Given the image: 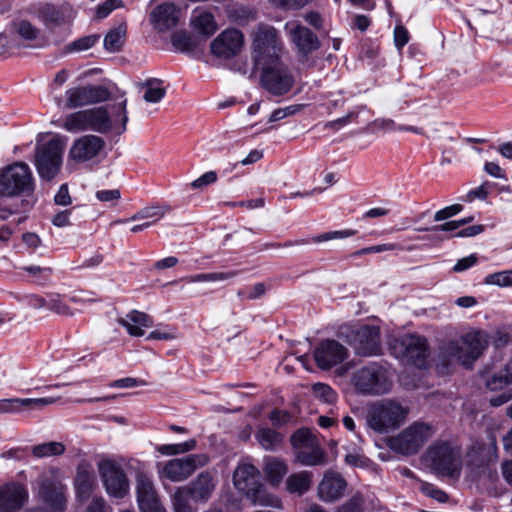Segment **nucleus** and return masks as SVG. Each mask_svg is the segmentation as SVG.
<instances>
[{
    "mask_svg": "<svg viewBox=\"0 0 512 512\" xmlns=\"http://www.w3.org/2000/svg\"><path fill=\"white\" fill-rule=\"evenodd\" d=\"M347 487L346 480L338 473L328 471L318 486V496L324 502H333L341 498Z\"/></svg>",
    "mask_w": 512,
    "mask_h": 512,
    "instance_id": "obj_25",
    "label": "nucleus"
},
{
    "mask_svg": "<svg viewBox=\"0 0 512 512\" xmlns=\"http://www.w3.org/2000/svg\"><path fill=\"white\" fill-rule=\"evenodd\" d=\"M183 13L172 2H164L154 7L149 14V22L157 33H166L180 25Z\"/></svg>",
    "mask_w": 512,
    "mask_h": 512,
    "instance_id": "obj_13",
    "label": "nucleus"
},
{
    "mask_svg": "<svg viewBox=\"0 0 512 512\" xmlns=\"http://www.w3.org/2000/svg\"><path fill=\"white\" fill-rule=\"evenodd\" d=\"M143 90V99L148 103H158L166 95L164 82L158 78H149L141 84Z\"/></svg>",
    "mask_w": 512,
    "mask_h": 512,
    "instance_id": "obj_34",
    "label": "nucleus"
},
{
    "mask_svg": "<svg viewBox=\"0 0 512 512\" xmlns=\"http://www.w3.org/2000/svg\"><path fill=\"white\" fill-rule=\"evenodd\" d=\"M171 503L174 512H197L199 502H195L184 486L177 487L171 496Z\"/></svg>",
    "mask_w": 512,
    "mask_h": 512,
    "instance_id": "obj_33",
    "label": "nucleus"
},
{
    "mask_svg": "<svg viewBox=\"0 0 512 512\" xmlns=\"http://www.w3.org/2000/svg\"><path fill=\"white\" fill-rule=\"evenodd\" d=\"M510 383H512V361H509L499 373L485 380L486 387L491 391L501 389Z\"/></svg>",
    "mask_w": 512,
    "mask_h": 512,
    "instance_id": "obj_39",
    "label": "nucleus"
},
{
    "mask_svg": "<svg viewBox=\"0 0 512 512\" xmlns=\"http://www.w3.org/2000/svg\"><path fill=\"white\" fill-rule=\"evenodd\" d=\"M233 484L253 505L282 508L280 498L263 491L262 484L259 481V471L251 464L238 465L233 474Z\"/></svg>",
    "mask_w": 512,
    "mask_h": 512,
    "instance_id": "obj_2",
    "label": "nucleus"
},
{
    "mask_svg": "<svg viewBox=\"0 0 512 512\" xmlns=\"http://www.w3.org/2000/svg\"><path fill=\"white\" fill-rule=\"evenodd\" d=\"M348 357V350L336 340L322 341L314 351L316 364L322 370H328Z\"/></svg>",
    "mask_w": 512,
    "mask_h": 512,
    "instance_id": "obj_20",
    "label": "nucleus"
},
{
    "mask_svg": "<svg viewBox=\"0 0 512 512\" xmlns=\"http://www.w3.org/2000/svg\"><path fill=\"white\" fill-rule=\"evenodd\" d=\"M126 27L119 26L110 30L104 38V47L109 52L120 50L125 41Z\"/></svg>",
    "mask_w": 512,
    "mask_h": 512,
    "instance_id": "obj_43",
    "label": "nucleus"
},
{
    "mask_svg": "<svg viewBox=\"0 0 512 512\" xmlns=\"http://www.w3.org/2000/svg\"><path fill=\"white\" fill-rule=\"evenodd\" d=\"M364 499L361 493H356L347 502L342 504L336 512H362Z\"/></svg>",
    "mask_w": 512,
    "mask_h": 512,
    "instance_id": "obj_51",
    "label": "nucleus"
},
{
    "mask_svg": "<svg viewBox=\"0 0 512 512\" xmlns=\"http://www.w3.org/2000/svg\"><path fill=\"white\" fill-rule=\"evenodd\" d=\"M122 5L121 0H106L96 9V18L103 19L107 17L114 9Z\"/></svg>",
    "mask_w": 512,
    "mask_h": 512,
    "instance_id": "obj_58",
    "label": "nucleus"
},
{
    "mask_svg": "<svg viewBox=\"0 0 512 512\" xmlns=\"http://www.w3.org/2000/svg\"><path fill=\"white\" fill-rule=\"evenodd\" d=\"M172 45L183 53H196L202 51L205 46L204 38L187 31H178L172 35Z\"/></svg>",
    "mask_w": 512,
    "mask_h": 512,
    "instance_id": "obj_28",
    "label": "nucleus"
},
{
    "mask_svg": "<svg viewBox=\"0 0 512 512\" xmlns=\"http://www.w3.org/2000/svg\"><path fill=\"white\" fill-rule=\"evenodd\" d=\"M409 409L396 400L384 399L370 405L367 425L378 433L397 430L406 420Z\"/></svg>",
    "mask_w": 512,
    "mask_h": 512,
    "instance_id": "obj_3",
    "label": "nucleus"
},
{
    "mask_svg": "<svg viewBox=\"0 0 512 512\" xmlns=\"http://www.w3.org/2000/svg\"><path fill=\"white\" fill-rule=\"evenodd\" d=\"M244 45V35L235 28L222 31L210 44L212 55L217 58L230 59L236 56Z\"/></svg>",
    "mask_w": 512,
    "mask_h": 512,
    "instance_id": "obj_15",
    "label": "nucleus"
},
{
    "mask_svg": "<svg viewBox=\"0 0 512 512\" xmlns=\"http://www.w3.org/2000/svg\"><path fill=\"white\" fill-rule=\"evenodd\" d=\"M463 210V206L460 204H453L447 207H444L438 210L434 214L435 221H443L449 219L457 214H459Z\"/></svg>",
    "mask_w": 512,
    "mask_h": 512,
    "instance_id": "obj_56",
    "label": "nucleus"
},
{
    "mask_svg": "<svg viewBox=\"0 0 512 512\" xmlns=\"http://www.w3.org/2000/svg\"><path fill=\"white\" fill-rule=\"evenodd\" d=\"M62 126L68 132L89 130L87 111L82 110L69 114L65 118Z\"/></svg>",
    "mask_w": 512,
    "mask_h": 512,
    "instance_id": "obj_40",
    "label": "nucleus"
},
{
    "mask_svg": "<svg viewBox=\"0 0 512 512\" xmlns=\"http://www.w3.org/2000/svg\"><path fill=\"white\" fill-rule=\"evenodd\" d=\"M35 498L40 507L26 512H64L67 508V487L54 477L42 476L37 481Z\"/></svg>",
    "mask_w": 512,
    "mask_h": 512,
    "instance_id": "obj_6",
    "label": "nucleus"
},
{
    "mask_svg": "<svg viewBox=\"0 0 512 512\" xmlns=\"http://www.w3.org/2000/svg\"><path fill=\"white\" fill-rule=\"evenodd\" d=\"M374 126L384 131H409L416 134H423V129L414 126H396L395 122L391 119H379L374 122Z\"/></svg>",
    "mask_w": 512,
    "mask_h": 512,
    "instance_id": "obj_45",
    "label": "nucleus"
},
{
    "mask_svg": "<svg viewBox=\"0 0 512 512\" xmlns=\"http://www.w3.org/2000/svg\"><path fill=\"white\" fill-rule=\"evenodd\" d=\"M345 462L349 466L357 468H369L372 465V461L358 450L348 453L345 456Z\"/></svg>",
    "mask_w": 512,
    "mask_h": 512,
    "instance_id": "obj_50",
    "label": "nucleus"
},
{
    "mask_svg": "<svg viewBox=\"0 0 512 512\" xmlns=\"http://www.w3.org/2000/svg\"><path fill=\"white\" fill-rule=\"evenodd\" d=\"M351 345L355 353L370 357L381 353L380 330L374 325H362L353 333Z\"/></svg>",
    "mask_w": 512,
    "mask_h": 512,
    "instance_id": "obj_14",
    "label": "nucleus"
},
{
    "mask_svg": "<svg viewBox=\"0 0 512 512\" xmlns=\"http://www.w3.org/2000/svg\"><path fill=\"white\" fill-rule=\"evenodd\" d=\"M35 279H47L52 274L50 267H41L38 265L24 266L21 268Z\"/></svg>",
    "mask_w": 512,
    "mask_h": 512,
    "instance_id": "obj_59",
    "label": "nucleus"
},
{
    "mask_svg": "<svg viewBox=\"0 0 512 512\" xmlns=\"http://www.w3.org/2000/svg\"><path fill=\"white\" fill-rule=\"evenodd\" d=\"M14 31L16 35L28 42H34V44H29V46H38L40 45L41 33L40 30L33 26L27 20H20L13 24Z\"/></svg>",
    "mask_w": 512,
    "mask_h": 512,
    "instance_id": "obj_38",
    "label": "nucleus"
},
{
    "mask_svg": "<svg viewBox=\"0 0 512 512\" xmlns=\"http://www.w3.org/2000/svg\"><path fill=\"white\" fill-rule=\"evenodd\" d=\"M427 458L438 475L449 477L460 475L462 461L457 450H428Z\"/></svg>",
    "mask_w": 512,
    "mask_h": 512,
    "instance_id": "obj_19",
    "label": "nucleus"
},
{
    "mask_svg": "<svg viewBox=\"0 0 512 512\" xmlns=\"http://www.w3.org/2000/svg\"><path fill=\"white\" fill-rule=\"evenodd\" d=\"M285 484L289 493L301 496L311 487V474L307 471L293 473L288 476Z\"/></svg>",
    "mask_w": 512,
    "mask_h": 512,
    "instance_id": "obj_35",
    "label": "nucleus"
},
{
    "mask_svg": "<svg viewBox=\"0 0 512 512\" xmlns=\"http://www.w3.org/2000/svg\"><path fill=\"white\" fill-rule=\"evenodd\" d=\"M170 211L171 207L167 204H153L137 211L128 219V221L147 219L148 221H146V223H151L152 226L160 219H162ZM126 222L127 220L119 219L113 222L112 224H124Z\"/></svg>",
    "mask_w": 512,
    "mask_h": 512,
    "instance_id": "obj_30",
    "label": "nucleus"
},
{
    "mask_svg": "<svg viewBox=\"0 0 512 512\" xmlns=\"http://www.w3.org/2000/svg\"><path fill=\"white\" fill-rule=\"evenodd\" d=\"M238 275V271H227V272H213V273H201L192 276L182 278L187 283L196 282H219L232 279Z\"/></svg>",
    "mask_w": 512,
    "mask_h": 512,
    "instance_id": "obj_41",
    "label": "nucleus"
},
{
    "mask_svg": "<svg viewBox=\"0 0 512 512\" xmlns=\"http://www.w3.org/2000/svg\"><path fill=\"white\" fill-rule=\"evenodd\" d=\"M118 322L131 336L135 337L144 335L143 328H150L153 325L150 316L137 310L131 311L124 318H119Z\"/></svg>",
    "mask_w": 512,
    "mask_h": 512,
    "instance_id": "obj_29",
    "label": "nucleus"
},
{
    "mask_svg": "<svg viewBox=\"0 0 512 512\" xmlns=\"http://www.w3.org/2000/svg\"><path fill=\"white\" fill-rule=\"evenodd\" d=\"M409 41V33L407 29L398 25L394 29V42L398 49H402Z\"/></svg>",
    "mask_w": 512,
    "mask_h": 512,
    "instance_id": "obj_61",
    "label": "nucleus"
},
{
    "mask_svg": "<svg viewBox=\"0 0 512 512\" xmlns=\"http://www.w3.org/2000/svg\"><path fill=\"white\" fill-rule=\"evenodd\" d=\"M65 140L54 137L36 149L35 166L39 176L44 180H51L60 171L63 160Z\"/></svg>",
    "mask_w": 512,
    "mask_h": 512,
    "instance_id": "obj_9",
    "label": "nucleus"
},
{
    "mask_svg": "<svg viewBox=\"0 0 512 512\" xmlns=\"http://www.w3.org/2000/svg\"><path fill=\"white\" fill-rule=\"evenodd\" d=\"M287 472L288 467L285 462L274 458L266 459L264 473L272 486H278Z\"/></svg>",
    "mask_w": 512,
    "mask_h": 512,
    "instance_id": "obj_36",
    "label": "nucleus"
},
{
    "mask_svg": "<svg viewBox=\"0 0 512 512\" xmlns=\"http://www.w3.org/2000/svg\"><path fill=\"white\" fill-rule=\"evenodd\" d=\"M293 448H318V441L310 429L301 428L291 436Z\"/></svg>",
    "mask_w": 512,
    "mask_h": 512,
    "instance_id": "obj_42",
    "label": "nucleus"
},
{
    "mask_svg": "<svg viewBox=\"0 0 512 512\" xmlns=\"http://www.w3.org/2000/svg\"><path fill=\"white\" fill-rule=\"evenodd\" d=\"M144 385H146V382L144 380L133 377L117 379L109 384L111 388H133Z\"/></svg>",
    "mask_w": 512,
    "mask_h": 512,
    "instance_id": "obj_60",
    "label": "nucleus"
},
{
    "mask_svg": "<svg viewBox=\"0 0 512 512\" xmlns=\"http://www.w3.org/2000/svg\"><path fill=\"white\" fill-rule=\"evenodd\" d=\"M191 26L204 38V41L211 37L217 30V23L214 16L209 12H194L191 17Z\"/></svg>",
    "mask_w": 512,
    "mask_h": 512,
    "instance_id": "obj_32",
    "label": "nucleus"
},
{
    "mask_svg": "<svg viewBox=\"0 0 512 512\" xmlns=\"http://www.w3.org/2000/svg\"><path fill=\"white\" fill-rule=\"evenodd\" d=\"M271 3L280 9L298 10L309 4L312 0H270Z\"/></svg>",
    "mask_w": 512,
    "mask_h": 512,
    "instance_id": "obj_55",
    "label": "nucleus"
},
{
    "mask_svg": "<svg viewBox=\"0 0 512 512\" xmlns=\"http://www.w3.org/2000/svg\"><path fill=\"white\" fill-rule=\"evenodd\" d=\"M285 29L301 57H307L320 48L318 37L307 27L287 23Z\"/></svg>",
    "mask_w": 512,
    "mask_h": 512,
    "instance_id": "obj_22",
    "label": "nucleus"
},
{
    "mask_svg": "<svg viewBox=\"0 0 512 512\" xmlns=\"http://www.w3.org/2000/svg\"><path fill=\"white\" fill-rule=\"evenodd\" d=\"M57 401L58 398L55 397L0 399V414L19 413L25 408L31 410L41 409Z\"/></svg>",
    "mask_w": 512,
    "mask_h": 512,
    "instance_id": "obj_26",
    "label": "nucleus"
},
{
    "mask_svg": "<svg viewBox=\"0 0 512 512\" xmlns=\"http://www.w3.org/2000/svg\"><path fill=\"white\" fill-rule=\"evenodd\" d=\"M138 508L140 512H167L166 508L161 504L159 497Z\"/></svg>",
    "mask_w": 512,
    "mask_h": 512,
    "instance_id": "obj_64",
    "label": "nucleus"
},
{
    "mask_svg": "<svg viewBox=\"0 0 512 512\" xmlns=\"http://www.w3.org/2000/svg\"><path fill=\"white\" fill-rule=\"evenodd\" d=\"M302 108H303V105H301V104H294V105H290V106H287V107H284V108L275 109L272 112V114H271V116L269 118V121L270 122H276V121L282 120V119H284V118H286L288 116L296 114Z\"/></svg>",
    "mask_w": 512,
    "mask_h": 512,
    "instance_id": "obj_54",
    "label": "nucleus"
},
{
    "mask_svg": "<svg viewBox=\"0 0 512 512\" xmlns=\"http://www.w3.org/2000/svg\"><path fill=\"white\" fill-rule=\"evenodd\" d=\"M350 381L361 395H383L390 392L393 385L388 369L376 362L356 369Z\"/></svg>",
    "mask_w": 512,
    "mask_h": 512,
    "instance_id": "obj_4",
    "label": "nucleus"
},
{
    "mask_svg": "<svg viewBox=\"0 0 512 512\" xmlns=\"http://www.w3.org/2000/svg\"><path fill=\"white\" fill-rule=\"evenodd\" d=\"M312 391L316 398L326 403H333L337 398L336 392L329 385L324 383L314 384Z\"/></svg>",
    "mask_w": 512,
    "mask_h": 512,
    "instance_id": "obj_46",
    "label": "nucleus"
},
{
    "mask_svg": "<svg viewBox=\"0 0 512 512\" xmlns=\"http://www.w3.org/2000/svg\"><path fill=\"white\" fill-rule=\"evenodd\" d=\"M337 457L335 451L330 450H298L296 460L304 466L326 465L334 461Z\"/></svg>",
    "mask_w": 512,
    "mask_h": 512,
    "instance_id": "obj_31",
    "label": "nucleus"
},
{
    "mask_svg": "<svg viewBox=\"0 0 512 512\" xmlns=\"http://www.w3.org/2000/svg\"><path fill=\"white\" fill-rule=\"evenodd\" d=\"M258 67L261 69L260 85L270 94L282 96L292 89L294 77L280 60Z\"/></svg>",
    "mask_w": 512,
    "mask_h": 512,
    "instance_id": "obj_10",
    "label": "nucleus"
},
{
    "mask_svg": "<svg viewBox=\"0 0 512 512\" xmlns=\"http://www.w3.org/2000/svg\"><path fill=\"white\" fill-rule=\"evenodd\" d=\"M393 250H403V247L397 243H384V244H378V245L362 248V249L354 252L353 255L361 256V255H365V254L382 253V252L393 251Z\"/></svg>",
    "mask_w": 512,
    "mask_h": 512,
    "instance_id": "obj_49",
    "label": "nucleus"
},
{
    "mask_svg": "<svg viewBox=\"0 0 512 512\" xmlns=\"http://www.w3.org/2000/svg\"><path fill=\"white\" fill-rule=\"evenodd\" d=\"M86 512H110V508L106 505L101 497H95L87 506Z\"/></svg>",
    "mask_w": 512,
    "mask_h": 512,
    "instance_id": "obj_63",
    "label": "nucleus"
},
{
    "mask_svg": "<svg viewBox=\"0 0 512 512\" xmlns=\"http://www.w3.org/2000/svg\"><path fill=\"white\" fill-rule=\"evenodd\" d=\"M356 234L355 230L352 229H346V230H339V231H330L323 233L319 236L313 237L312 241L315 243L330 241L334 239H342L354 236Z\"/></svg>",
    "mask_w": 512,
    "mask_h": 512,
    "instance_id": "obj_52",
    "label": "nucleus"
},
{
    "mask_svg": "<svg viewBox=\"0 0 512 512\" xmlns=\"http://www.w3.org/2000/svg\"><path fill=\"white\" fill-rule=\"evenodd\" d=\"M433 435V428L423 422H414L390 440V448H419Z\"/></svg>",
    "mask_w": 512,
    "mask_h": 512,
    "instance_id": "obj_17",
    "label": "nucleus"
},
{
    "mask_svg": "<svg viewBox=\"0 0 512 512\" xmlns=\"http://www.w3.org/2000/svg\"><path fill=\"white\" fill-rule=\"evenodd\" d=\"M259 444L263 448H273L281 444L282 435L270 428H261L256 434Z\"/></svg>",
    "mask_w": 512,
    "mask_h": 512,
    "instance_id": "obj_44",
    "label": "nucleus"
},
{
    "mask_svg": "<svg viewBox=\"0 0 512 512\" xmlns=\"http://www.w3.org/2000/svg\"><path fill=\"white\" fill-rule=\"evenodd\" d=\"M394 355L403 363L419 368L425 366L427 357V341L419 335H404L393 345Z\"/></svg>",
    "mask_w": 512,
    "mask_h": 512,
    "instance_id": "obj_11",
    "label": "nucleus"
},
{
    "mask_svg": "<svg viewBox=\"0 0 512 512\" xmlns=\"http://www.w3.org/2000/svg\"><path fill=\"white\" fill-rule=\"evenodd\" d=\"M95 196L100 202L115 205L121 198V193L119 189L100 190L96 192Z\"/></svg>",
    "mask_w": 512,
    "mask_h": 512,
    "instance_id": "obj_57",
    "label": "nucleus"
},
{
    "mask_svg": "<svg viewBox=\"0 0 512 512\" xmlns=\"http://www.w3.org/2000/svg\"><path fill=\"white\" fill-rule=\"evenodd\" d=\"M99 473L110 496L122 498L127 494L129 487L127 477L114 462L109 460L100 462Z\"/></svg>",
    "mask_w": 512,
    "mask_h": 512,
    "instance_id": "obj_16",
    "label": "nucleus"
},
{
    "mask_svg": "<svg viewBox=\"0 0 512 512\" xmlns=\"http://www.w3.org/2000/svg\"><path fill=\"white\" fill-rule=\"evenodd\" d=\"M109 98V92L102 86L73 87L66 91L64 107L73 109L85 105L100 103Z\"/></svg>",
    "mask_w": 512,
    "mask_h": 512,
    "instance_id": "obj_18",
    "label": "nucleus"
},
{
    "mask_svg": "<svg viewBox=\"0 0 512 512\" xmlns=\"http://www.w3.org/2000/svg\"><path fill=\"white\" fill-rule=\"evenodd\" d=\"M28 499L27 489L19 483L0 486V512H17Z\"/></svg>",
    "mask_w": 512,
    "mask_h": 512,
    "instance_id": "obj_23",
    "label": "nucleus"
},
{
    "mask_svg": "<svg viewBox=\"0 0 512 512\" xmlns=\"http://www.w3.org/2000/svg\"><path fill=\"white\" fill-rule=\"evenodd\" d=\"M104 147L105 141L101 137L84 135L73 142L68 156L70 160L83 163L98 156Z\"/></svg>",
    "mask_w": 512,
    "mask_h": 512,
    "instance_id": "obj_21",
    "label": "nucleus"
},
{
    "mask_svg": "<svg viewBox=\"0 0 512 512\" xmlns=\"http://www.w3.org/2000/svg\"><path fill=\"white\" fill-rule=\"evenodd\" d=\"M136 492L138 507L159 497L151 479L143 474L137 477Z\"/></svg>",
    "mask_w": 512,
    "mask_h": 512,
    "instance_id": "obj_37",
    "label": "nucleus"
},
{
    "mask_svg": "<svg viewBox=\"0 0 512 512\" xmlns=\"http://www.w3.org/2000/svg\"><path fill=\"white\" fill-rule=\"evenodd\" d=\"M216 180H217V174L214 171H209V172L204 173L199 178L195 179L191 183V186L194 189H199V188H202L204 186H207V185H210V184L216 182Z\"/></svg>",
    "mask_w": 512,
    "mask_h": 512,
    "instance_id": "obj_62",
    "label": "nucleus"
},
{
    "mask_svg": "<svg viewBox=\"0 0 512 512\" xmlns=\"http://www.w3.org/2000/svg\"><path fill=\"white\" fill-rule=\"evenodd\" d=\"M126 106L127 100L123 99L113 107L111 116L106 107L86 109L89 130L103 134L110 131L122 134L126 130L128 122Z\"/></svg>",
    "mask_w": 512,
    "mask_h": 512,
    "instance_id": "obj_8",
    "label": "nucleus"
},
{
    "mask_svg": "<svg viewBox=\"0 0 512 512\" xmlns=\"http://www.w3.org/2000/svg\"><path fill=\"white\" fill-rule=\"evenodd\" d=\"M489 342L490 337L486 331L474 330L447 343L442 349V355L449 363H460L471 367L473 362L482 355Z\"/></svg>",
    "mask_w": 512,
    "mask_h": 512,
    "instance_id": "obj_1",
    "label": "nucleus"
},
{
    "mask_svg": "<svg viewBox=\"0 0 512 512\" xmlns=\"http://www.w3.org/2000/svg\"><path fill=\"white\" fill-rule=\"evenodd\" d=\"M485 283L500 287L512 286V270L490 274L485 278Z\"/></svg>",
    "mask_w": 512,
    "mask_h": 512,
    "instance_id": "obj_48",
    "label": "nucleus"
},
{
    "mask_svg": "<svg viewBox=\"0 0 512 512\" xmlns=\"http://www.w3.org/2000/svg\"><path fill=\"white\" fill-rule=\"evenodd\" d=\"M95 485V476L92 465L83 462L77 467V473L74 480L76 497L81 500H87Z\"/></svg>",
    "mask_w": 512,
    "mask_h": 512,
    "instance_id": "obj_27",
    "label": "nucleus"
},
{
    "mask_svg": "<svg viewBox=\"0 0 512 512\" xmlns=\"http://www.w3.org/2000/svg\"><path fill=\"white\" fill-rule=\"evenodd\" d=\"M217 486V479L208 471L201 472L189 484L184 485L192 494V499L200 504H206L211 498Z\"/></svg>",
    "mask_w": 512,
    "mask_h": 512,
    "instance_id": "obj_24",
    "label": "nucleus"
},
{
    "mask_svg": "<svg viewBox=\"0 0 512 512\" xmlns=\"http://www.w3.org/2000/svg\"><path fill=\"white\" fill-rule=\"evenodd\" d=\"M47 308L61 315H70L69 307L58 294L50 295L47 299Z\"/></svg>",
    "mask_w": 512,
    "mask_h": 512,
    "instance_id": "obj_53",
    "label": "nucleus"
},
{
    "mask_svg": "<svg viewBox=\"0 0 512 512\" xmlns=\"http://www.w3.org/2000/svg\"><path fill=\"white\" fill-rule=\"evenodd\" d=\"M282 41L276 29L259 24L252 33V57L255 66L275 63L280 60Z\"/></svg>",
    "mask_w": 512,
    "mask_h": 512,
    "instance_id": "obj_5",
    "label": "nucleus"
},
{
    "mask_svg": "<svg viewBox=\"0 0 512 512\" xmlns=\"http://www.w3.org/2000/svg\"><path fill=\"white\" fill-rule=\"evenodd\" d=\"M34 187L32 171L24 162H15L0 171V196L29 195Z\"/></svg>",
    "mask_w": 512,
    "mask_h": 512,
    "instance_id": "obj_7",
    "label": "nucleus"
},
{
    "mask_svg": "<svg viewBox=\"0 0 512 512\" xmlns=\"http://www.w3.org/2000/svg\"><path fill=\"white\" fill-rule=\"evenodd\" d=\"M99 37L97 35H88L81 37L67 46L68 52H80L86 51L93 47L98 41Z\"/></svg>",
    "mask_w": 512,
    "mask_h": 512,
    "instance_id": "obj_47",
    "label": "nucleus"
},
{
    "mask_svg": "<svg viewBox=\"0 0 512 512\" xmlns=\"http://www.w3.org/2000/svg\"><path fill=\"white\" fill-rule=\"evenodd\" d=\"M209 462L206 454H191L183 458H175L163 466L162 474L173 482L186 480L200 467L205 466Z\"/></svg>",
    "mask_w": 512,
    "mask_h": 512,
    "instance_id": "obj_12",
    "label": "nucleus"
}]
</instances>
